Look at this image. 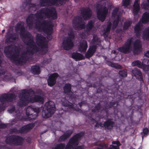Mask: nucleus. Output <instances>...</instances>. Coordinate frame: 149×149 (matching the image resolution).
Returning <instances> with one entry per match:
<instances>
[{
	"mask_svg": "<svg viewBox=\"0 0 149 149\" xmlns=\"http://www.w3.org/2000/svg\"><path fill=\"white\" fill-rule=\"evenodd\" d=\"M95 74L93 73H92L90 74L88 76V81H86L87 86L88 87H93L94 88H97V93H102L103 95H104L107 96H108L107 94H113L114 95L116 94V91H117L118 90V88H119V87L122 85L123 82L122 80H120L118 82L120 84H117L116 85L118 86V87L117 86L116 87L113 88V85L111 87L108 86L107 87H105L102 84V81H100L99 82H97L92 84L91 83V81H94L95 80H97V78L94 76Z\"/></svg>",
	"mask_w": 149,
	"mask_h": 149,
	"instance_id": "obj_1",
	"label": "nucleus"
},
{
	"mask_svg": "<svg viewBox=\"0 0 149 149\" xmlns=\"http://www.w3.org/2000/svg\"><path fill=\"white\" fill-rule=\"evenodd\" d=\"M6 56L10 60L17 61L19 63H25L28 60L26 56L19 57V51L18 47L15 45H10L6 47L4 50Z\"/></svg>",
	"mask_w": 149,
	"mask_h": 149,
	"instance_id": "obj_2",
	"label": "nucleus"
},
{
	"mask_svg": "<svg viewBox=\"0 0 149 149\" xmlns=\"http://www.w3.org/2000/svg\"><path fill=\"white\" fill-rule=\"evenodd\" d=\"M37 18L42 19L45 16L47 18H51L52 19L57 18V13L56 10L53 8H44L37 11L35 15Z\"/></svg>",
	"mask_w": 149,
	"mask_h": 149,
	"instance_id": "obj_3",
	"label": "nucleus"
},
{
	"mask_svg": "<svg viewBox=\"0 0 149 149\" xmlns=\"http://www.w3.org/2000/svg\"><path fill=\"white\" fill-rule=\"evenodd\" d=\"M21 31V37L23 38L28 39L26 42V44L31 49V50H27L26 53L27 54L28 53H30L31 54H33L34 51L36 52H38L39 51V48L34 42L33 38L32 37L30 33L28 31L26 32V33H23V32L24 31V29L22 30Z\"/></svg>",
	"mask_w": 149,
	"mask_h": 149,
	"instance_id": "obj_4",
	"label": "nucleus"
},
{
	"mask_svg": "<svg viewBox=\"0 0 149 149\" xmlns=\"http://www.w3.org/2000/svg\"><path fill=\"white\" fill-rule=\"evenodd\" d=\"M35 27L47 35H51L53 32V24L47 20H43L41 22L38 21V24H36Z\"/></svg>",
	"mask_w": 149,
	"mask_h": 149,
	"instance_id": "obj_5",
	"label": "nucleus"
},
{
	"mask_svg": "<svg viewBox=\"0 0 149 149\" xmlns=\"http://www.w3.org/2000/svg\"><path fill=\"white\" fill-rule=\"evenodd\" d=\"M56 109L54 103L49 101L45 103L42 113V116L47 118L50 117L54 113Z\"/></svg>",
	"mask_w": 149,
	"mask_h": 149,
	"instance_id": "obj_6",
	"label": "nucleus"
},
{
	"mask_svg": "<svg viewBox=\"0 0 149 149\" xmlns=\"http://www.w3.org/2000/svg\"><path fill=\"white\" fill-rule=\"evenodd\" d=\"M24 140V138L20 136L13 135L7 137L5 141L7 144L11 146H22Z\"/></svg>",
	"mask_w": 149,
	"mask_h": 149,
	"instance_id": "obj_7",
	"label": "nucleus"
},
{
	"mask_svg": "<svg viewBox=\"0 0 149 149\" xmlns=\"http://www.w3.org/2000/svg\"><path fill=\"white\" fill-rule=\"evenodd\" d=\"M40 111V108L35 106L28 107L26 111L27 120H31L35 119L38 116Z\"/></svg>",
	"mask_w": 149,
	"mask_h": 149,
	"instance_id": "obj_8",
	"label": "nucleus"
},
{
	"mask_svg": "<svg viewBox=\"0 0 149 149\" xmlns=\"http://www.w3.org/2000/svg\"><path fill=\"white\" fill-rule=\"evenodd\" d=\"M16 97L15 94L13 93H4L0 96V101L2 104H0V111L3 110L5 107L4 104L7 102H12Z\"/></svg>",
	"mask_w": 149,
	"mask_h": 149,
	"instance_id": "obj_9",
	"label": "nucleus"
},
{
	"mask_svg": "<svg viewBox=\"0 0 149 149\" xmlns=\"http://www.w3.org/2000/svg\"><path fill=\"white\" fill-rule=\"evenodd\" d=\"M96 10L97 18L102 22H103L108 13V8L105 6L102 7V5L98 4L96 6Z\"/></svg>",
	"mask_w": 149,
	"mask_h": 149,
	"instance_id": "obj_10",
	"label": "nucleus"
},
{
	"mask_svg": "<svg viewBox=\"0 0 149 149\" xmlns=\"http://www.w3.org/2000/svg\"><path fill=\"white\" fill-rule=\"evenodd\" d=\"M133 38L131 37L127 39L124 44L118 47L117 50L121 53L127 54L130 53L132 48V44L133 43Z\"/></svg>",
	"mask_w": 149,
	"mask_h": 149,
	"instance_id": "obj_11",
	"label": "nucleus"
},
{
	"mask_svg": "<svg viewBox=\"0 0 149 149\" xmlns=\"http://www.w3.org/2000/svg\"><path fill=\"white\" fill-rule=\"evenodd\" d=\"M83 134L81 133H79L74 135L69 140L66 145L65 149H70L73 147L77 146L79 143V140L82 136Z\"/></svg>",
	"mask_w": 149,
	"mask_h": 149,
	"instance_id": "obj_12",
	"label": "nucleus"
},
{
	"mask_svg": "<svg viewBox=\"0 0 149 149\" xmlns=\"http://www.w3.org/2000/svg\"><path fill=\"white\" fill-rule=\"evenodd\" d=\"M36 41L37 45L41 48H47L48 45L46 38L42 35L39 33L37 34Z\"/></svg>",
	"mask_w": 149,
	"mask_h": 149,
	"instance_id": "obj_13",
	"label": "nucleus"
},
{
	"mask_svg": "<svg viewBox=\"0 0 149 149\" xmlns=\"http://www.w3.org/2000/svg\"><path fill=\"white\" fill-rule=\"evenodd\" d=\"M63 0H40V5L42 7L52 6H61Z\"/></svg>",
	"mask_w": 149,
	"mask_h": 149,
	"instance_id": "obj_14",
	"label": "nucleus"
},
{
	"mask_svg": "<svg viewBox=\"0 0 149 149\" xmlns=\"http://www.w3.org/2000/svg\"><path fill=\"white\" fill-rule=\"evenodd\" d=\"M118 102L117 101L113 102H111L109 104H107L103 108V110L105 111L107 115H108L109 112V109L110 108L113 107L114 112H117L118 111Z\"/></svg>",
	"mask_w": 149,
	"mask_h": 149,
	"instance_id": "obj_15",
	"label": "nucleus"
},
{
	"mask_svg": "<svg viewBox=\"0 0 149 149\" xmlns=\"http://www.w3.org/2000/svg\"><path fill=\"white\" fill-rule=\"evenodd\" d=\"M20 101L17 103V105L22 107L27 105L30 102L29 96L25 94H21L19 96Z\"/></svg>",
	"mask_w": 149,
	"mask_h": 149,
	"instance_id": "obj_16",
	"label": "nucleus"
},
{
	"mask_svg": "<svg viewBox=\"0 0 149 149\" xmlns=\"http://www.w3.org/2000/svg\"><path fill=\"white\" fill-rule=\"evenodd\" d=\"M133 53L134 55L139 54L141 52L142 48L141 41L140 39L136 40L133 44Z\"/></svg>",
	"mask_w": 149,
	"mask_h": 149,
	"instance_id": "obj_17",
	"label": "nucleus"
},
{
	"mask_svg": "<svg viewBox=\"0 0 149 149\" xmlns=\"http://www.w3.org/2000/svg\"><path fill=\"white\" fill-rule=\"evenodd\" d=\"M81 15L84 20L89 19L92 15V10L88 7H82L81 10Z\"/></svg>",
	"mask_w": 149,
	"mask_h": 149,
	"instance_id": "obj_18",
	"label": "nucleus"
},
{
	"mask_svg": "<svg viewBox=\"0 0 149 149\" xmlns=\"http://www.w3.org/2000/svg\"><path fill=\"white\" fill-rule=\"evenodd\" d=\"M132 73L136 79L140 81L141 85H142L144 83L142 73L140 70L135 68L132 70Z\"/></svg>",
	"mask_w": 149,
	"mask_h": 149,
	"instance_id": "obj_19",
	"label": "nucleus"
},
{
	"mask_svg": "<svg viewBox=\"0 0 149 149\" xmlns=\"http://www.w3.org/2000/svg\"><path fill=\"white\" fill-rule=\"evenodd\" d=\"M62 47L65 50H69L74 47L73 41L65 38L63 40L62 43Z\"/></svg>",
	"mask_w": 149,
	"mask_h": 149,
	"instance_id": "obj_20",
	"label": "nucleus"
},
{
	"mask_svg": "<svg viewBox=\"0 0 149 149\" xmlns=\"http://www.w3.org/2000/svg\"><path fill=\"white\" fill-rule=\"evenodd\" d=\"M58 76L59 75L57 73H54L51 74L47 80L48 85L50 87H52L54 85Z\"/></svg>",
	"mask_w": 149,
	"mask_h": 149,
	"instance_id": "obj_21",
	"label": "nucleus"
},
{
	"mask_svg": "<svg viewBox=\"0 0 149 149\" xmlns=\"http://www.w3.org/2000/svg\"><path fill=\"white\" fill-rule=\"evenodd\" d=\"M97 47L96 44H93L91 45L87 50V53L85 54V57L87 58H89L91 57L96 52Z\"/></svg>",
	"mask_w": 149,
	"mask_h": 149,
	"instance_id": "obj_22",
	"label": "nucleus"
},
{
	"mask_svg": "<svg viewBox=\"0 0 149 149\" xmlns=\"http://www.w3.org/2000/svg\"><path fill=\"white\" fill-rule=\"evenodd\" d=\"M34 126V125L33 123H29L23 126L19 130V133H26L31 130L33 129Z\"/></svg>",
	"mask_w": 149,
	"mask_h": 149,
	"instance_id": "obj_23",
	"label": "nucleus"
},
{
	"mask_svg": "<svg viewBox=\"0 0 149 149\" xmlns=\"http://www.w3.org/2000/svg\"><path fill=\"white\" fill-rule=\"evenodd\" d=\"M44 101L43 97L38 95H35L33 97L29 98V102L32 103L38 102L40 104H43Z\"/></svg>",
	"mask_w": 149,
	"mask_h": 149,
	"instance_id": "obj_24",
	"label": "nucleus"
},
{
	"mask_svg": "<svg viewBox=\"0 0 149 149\" xmlns=\"http://www.w3.org/2000/svg\"><path fill=\"white\" fill-rule=\"evenodd\" d=\"M61 101L63 106L68 107L69 108L73 109L74 110L79 112H81L82 110L78 107L75 108L73 107V104H70L69 102L65 98H63V100H61Z\"/></svg>",
	"mask_w": 149,
	"mask_h": 149,
	"instance_id": "obj_25",
	"label": "nucleus"
},
{
	"mask_svg": "<svg viewBox=\"0 0 149 149\" xmlns=\"http://www.w3.org/2000/svg\"><path fill=\"white\" fill-rule=\"evenodd\" d=\"M114 122L112 120V119L108 118L106 121L104 122V128L106 130L112 129L114 126Z\"/></svg>",
	"mask_w": 149,
	"mask_h": 149,
	"instance_id": "obj_26",
	"label": "nucleus"
},
{
	"mask_svg": "<svg viewBox=\"0 0 149 149\" xmlns=\"http://www.w3.org/2000/svg\"><path fill=\"white\" fill-rule=\"evenodd\" d=\"M88 47L87 42L86 41L83 40L80 42L79 45L78 49L81 52H85Z\"/></svg>",
	"mask_w": 149,
	"mask_h": 149,
	"instance_id": "obj_27",
	"label": "nucleus"
},
{
	"mask_svg": "<svg viewBox=\"0 0 149 149\" xmlns=\"http://www.w3.org/2000/svg\"><path fill=\"white\" fill-rule=\"evenodd\" d=\"M35 21V18L33 15L32 14H30L27 17L26 19V22L27 26L30 29H32L34 22Z\"/></svg>",
	"mask_w": 149,
	"mask_h": 149,
	"instance_id": "obj_28",
	"label": "nucleus"
},
{
	"mask_svg": "<svg viewBox=\"0 0 149 149\" xmlns=\"http://www.w3.org/2000/svg\"><path fill=\"white\" fill-rule=\"evenodd\" d=\"M140 0H135L133 6V13L134 15H136L140 10Z\"/></svg>",
	"mask_w": 149,
	"mask_h": 149,
	"instance_id": "obj_29",
	"label": "nucleus"
},
{
	"mask_svg": "<svg viewBox=\"0 0 149 149\" xmlns=\"http://www.w3.org/2000/svg\"><path fill=\"white\" fill-rule=\"evenodd\" d=\"M73 132V130H71L67 131L65 133L60 137L59 140L62 141H65L71 135Z\"/></svg>",
	"mask_w": 149,
	"mask_h": 149,
	"instance_id": "obj_30",
	"label": "nucleus"
},
{
	"mask_svg": "<svg viewBox=\"0 0 149 149\" xmlns=\"http://www.w3.org/2000/svg\"><path fill=\"white\" fill-rule=\"evenodd\" d=\"M71 57L76 61H80L85 59L84 57L82 54L77 52L72 53Z\"/></svg>",
	"mask_w": 149,
	"mask_h": 149,
	"instance_id": "obj_31",
	"label": "nucleus"
},
{
	"mask_svg": "<svg viewBox=\"0 0 149 149\" xmlns=\"http://www.w3.org/2000/svg\"><path fill=\"white\" fill-rule=\"evenodd\" d=\"M142 24L138 22L134 27V32L137 37H140L141 36V31L142 30Z\"/></svg>",
	"mask_w": 149,
	"mask_h": 149,
	"instance_id": "obj_32",
	"label": "nucleus"
},
{
	"mask_svg": "<svg viewBox=\"0 0 149 149\" xmlns=\"http://www.w3.org/2000/svg\"><path fill=\"white\" fill-rule=\"evenodd\" d=\"M132 65L133 66H136L140 68L145 69L147 65L141 63L139 60L135 61L132 63Z\"/></svg>",
	"mask_w": 149,
	"mask_h": 149,
	"instance_id": "obj_33",
	"label": "nucleus"
},
{
	"mask_svg": "<svg viewBox=\"0 0 149 149\" xmlns=\"http://www.w3.org/2000/svg\"><path fill=\"white\" fill-rule=\"evenodd\" d=\"M31 71L34 74H39L40 72V69L38 65H33L31 68Z\"/></svg>",
	"mask_w": 149,
	"mask_h": 149,
	"instance_id": "obj_34",
	"label": "nucleus"
},
{
	"mask_svg": "<svg viewBox=\"0 0 149 149\" xmlns=\"http://www.w3.org/2000/svg\"><path fill=\"white\" fill-rule=\"evenodd\" d=\"M63 89L64 93L66 95H68L72 92L71 85L70 83H68L65 84Z\"/></svg>",
	"mask_w": 149,
	"mask_h": 149,
	"instance_id": "obj_35",
	"label": "nucleus"
},
{
	"mask_svg": "<svg viewBox=\"0 0 149 149\" xmlns=\"http://www.w3.org/2000/svg\"><path fill=\"white\" fill-rule=\"evenodd\" d=\"M112 24L110 22H107V27L106 29L103 30V35L104 37H107L110 32V30Z\"/></svg>",
	"mask_w": 149,
	"mask_h": 149,
	"instance_id": "obj_36",
	"label": "nucleus"
},
{
	"mask_svg": "<svg viewBox=\"0 0 149 149\" xmlns=\"http://www.w3.org/2000/svg\"><path fill=\"white\" fill-rule=\"evenodd\" d=\"M142 23L144 24H146L149 22V13L145 12L142 15L141 18Z\"/></svg>",
	"mask_w": 149,
	"mask_h": 149,
	"instance_id": "obj_37",
	"label": "nucleus"
},
{
	"mask_svg": "<svg viewBox=\"0 0 149 149\" xmlns=\"http://www.w3.org/2000/svg\"><path fill=\"white\" fill-rule=\"evenodd\" d=\"M142 38L144 40H149V27L146 28L143 31Z\"/></svg>",
	"mask_w": 149,
	"mask_h": 149,
	"instance_id": "obj_38",
	"label": "nucleus"
},
{
	"mask_svg": "<svg viewBox=\"0 0 149 149\" xmlns=\"http://www.w3.org/2000/svg\"><path fill=\"white\" fill-rule=\"evenodd\" d=\"M94 22L92 20L89 21L86 27V31L87 33L90 32L94 27Z\"/></svg>",
	"mask_w": 149,
	"mask_h": 149,
	"instance_id": "obj_39",
	"label": "nucleus"
},
{
	"mask_svg": "<svg viewBox=\"0 0 149 149\" xmlns=\"http://www.w3.org/2000/svg\"><path fill=\"white\" fill-rule=\"evenodd\" d=\"M77 24L79 25V26L77 25L73 26L74 29L76 30H78L79 28H80L81 29H84L86 27L84 22H82L81 20L79 22H77Z\"/></svg>",
	"mask_w": 149,
	"mask_h": 149,
	"instance_id": "obj_40",
	"label": "nucleus"
},
{
	"mask_svg": "<svg viewBox=\"0 0 149 149\" xmlns=\"http://www.w3.org/2000/svg\"><path fill=\"white\" fill-rule=\"evenodd\" d=\"M101 108V104L100 102L98 103L95 106L94 108L91 109V111L93 113L98 112Z\"/></svg>",
	"mask_w": 149,
	"mask_h": 149,
	"instance_id": "obj_41",
	"label": "nucleus"
},
{
	"mask_svg": "<svg viewBox=\"0 0 149 149\" xmlns=\"http://www.w3.org/2000/svg\"><path fill=\"white\" fill-rule=\"evenodd\" d=\"M8 112L10 113H12L14 112H15L17 114H15V115H17L19 113V110H15V105H12L8 110Z\"/></svg>",
	"mask_w": 149,
	"mask_h": 149,
	"instance_id": "obj_42",
	"label": "nucleus"
},
{
	"mask_svg": "<svg viewBox=\"0 0 149 149\" xmlns=\"http://www.w3.org/2000/svg\"><path fill=\"white\" fill-rule=\"evenodd\" d=\"M68 36L65 38L71 40H72L73 41V40L74 39L75 37L73 31H70V32L68 33Z\"/></svg>",
	"mask_w": 149,
	"mask_h": 149,
	"instance_id": "obj_43",
	"label": "nucleus"
},
{
	"mask_svg": "<svg viewBox=\"0 0 149 149\" xmlns=\"http://www.w3.org/2000/svg\"><path fill=\"white\" fill-rule=\"evenodd\" d=\"M17 26L16 27H15V31H17L18 30H20V35L21 36V30H23V29H24V32H23V33H26L25 30V29L24 27L23 26H21V24H17Z\"/></svg>",
	"mask_w": 149,
	"mask_h": 149,
	"instance_id": "obj_44",
	"label": "nucleus"
},
{
	"mask_svg": "<svg viewBox=\"0 0 149 149\" xmlns=\"http://www.w3.org/2000/svg\"><path fill=\"white\" fill-rule=\"evenodd\" d=\"M119 74L121 77H125L127 76V71L126 69L120 70L119 72Z\"/></svg>",
	"mask_w": 149,
	"mask_h": 149,
	"instance_id": "obj_45",
	"label": "nucleus"
},
{
	"mask_svg": "<svg viewBox=\"0 0 149 149\" xmlns=\"http://www.w3.org/2000/svg\"><path fill=\"white\" fill-rule=\"evenodd\" d=\"M147 2L144 1L141 3V6L143 9H146L149 8V0H147Z\"/></svg>",
	"mask_w": 149,
	"mask_h": 149,
	"instance_id": "obj_46",
	"label": "nucleus"
},
{
	"mask_svg": "<svg viewBox=\"0 0 149 149\" xmlns=\"http://www.w3.org/2000/svg\"><path fill=\"white\" fill-rule=\"evenodd\" d=\"M132 22L130 21H129L125 22L123 26V29L125 30H127L130 26Z\"/></svg>",
	"mask_w": 149,
	"mask_h": 149,
	"instance_id": "obj_47",
	"label": "nucleus"
},
{
	"mask_svg": "<svg viewBox=\"0 0 149 149\" xmlns=\"http://www.w3.org/2000/svg\"><path fill=\"white\" fill-rule=\"evenodd\" d=\"M8 36L11 39L16 40L17 38H18V36L15 33L13 34L11 33L8 35Z\"/></svg>",
	"mask_w": 149,
	"mask_h": 149,
	"instance_id": "obj_48",
	"label": "nucleus"
},
{
	"mask_svg": "<svg viewBox=\"0 0 149 149\" xmlns=\"http://www.w3.org/2000/svg\"><path fill=\"white\" fill-rule=\"evenodd\" d=\"M33 92V90L31 89H30L28 90L24 89L23 90L22 94H30L31 93Z\"/></svg>",
	"mask_w": 149,
	"mask_h": 149,
	"instance_id": "obj_49",
	"label": "nucleus"
},
{
	"mask_svg": "<svg viewBox=\"0 0 149 149\" xmlns=\"http://www.w3.org/2000/svg\"><path fill=\"white\" fill-rule=\"evenodd\" d=\"M99 39L97 35H94L93 36V38L92 40V43L93 44L99 41Z\"/></svg>",
	"mask_w": 149,
	"mask_h": 149,
	"instance_id": "obj_50",
	"label": "nucleus"
},
{
	"mask_svg": "<svg viewBox=\"0 0 149 149\" xmlns=\"http://www.w3.org/2000/svg\"><path fill=\"white\" fill-rule=\"evenodd\" d=\"M91 120L94 121L96 123L95 124V129H97L99 128L100 127L99 125V122L92 118L91 117Z\"/></svg>",
	"mask_w": 149,
	"mask_h": 149,
	"instance_id": "obj_51",
	"label": "nucleus"
},
{
	"mask_svg": "<svg viewBox=\"0 0 149 149\" xmlns=\"http://www.w3.org/2000/svg\"><path fill=\"white\" fill-rule=\"evenodd\" d=\"M72 93H69L68 95V96L69 97V98L71 100L74 99V100L76 98L75 95L72 92H71Z\"/></svg>",
	"mask_w": 149,
	"mask_h": 149,
	"instance_id": "obj_52",
	"label": "nucleus"
},
{
	"mask_svg": "<svg viewBox=\"0 0 149 149\" xmlns=\"http://www.w3.org/2000/svg\"><path fill=\"white\" fill-rule=\"evenodd\" d=\"M118 11V8H115L113 10L112 12V15L114 17H115Z\"/></svg>",
	"mask_w": 149,
	"mask_h": 149,
	"instance_id": "obj_53",
	"label": "nucleus"
},
{
	"mask_svg": "<svg viewBox=\"0 0 149 149\" xmlns=\"http://www.w3.org/2000/svg\"><path fill=\"white\" fill-rule=\"evenodd\" d=\"M130 3V0H123V5L127 6L129 5Z\"/></svg>",
	"mask_w": 149,
	"mask_h": 149,
	"instance_id": "obj_54",
	"label": "nucleus"
},
{
	"mask_svg": "<svg viewBox=\"0 0 149 149\" xmlns=\"http://www.w3.org/2000/svg\"><path fill=\"white\" fill-rule=\"evenodd\" d=\"M19 130H17L16 128H13L10 130V132L11 133L15 134H19Z\"/></svg>",
	"mask_w": 149,
	"mask_h": 149,
	"instance_id": "obj_55",
	"label": "nucleus"
},
{
	"mask_svg": "<svg viewBox=\"0 0 149 149\" xmlns=\"http://www.w3.org/2000/svg\"><path fill=\"white\" fill-rule=\"evenodd\" d=\"M119 23V20H117L116 21H113V22L112 28H116L117 26L118 25V24Z\"/></svg>",
	"mask_w": 149,
	"mask_h": 149,
	"instance_id": "obj_56",
	"label": "nucleus"
},
{
	"mask_svg": "<svg viewBox=\"0 0 149 149\" xmlns=\"http://www.w3.org/2000/svg\"><path fill=\"white\" fill-rule=\"evenodd\" d=\"M143 133L144 135H147L149 133V130L147 128H145L143 129Z\"/></svg>",
	"mask_w": 149,
	"mask_h": 149,
	"instance_id": "obj_57",
	"label": "nucleus"
},
{
	"mask_svg": "<svg viewBox=\"0 0 149 149\" xmlns=\"http://www.w3.org/2000/svg\"><path fill=\"white\" fill-rule=\"evenodd\" d=\"M106 63L108 65L111 66L112 67H113L114 63L111 62L110 61H106Z\"/></svg>",
	"mask_w": 149,
	"mask_h": 149,
	"instance_id": "obj_58",
	"label": "nucleus"
},
{
	"mask_svg": "<svg viewBox=\"0 0 149 149\" xmlns=\"http://www.w3.org/2000/svg\"><path fill=\"white\" fill-rule=\"evenodd\" d=\"M112 144L114 145H116V146H120L121 145L120 141H113L112 142Z\"/></svg>",
	"mask_w": 149,
	"mask_h": 149,
	"instance_id": "obj_59",
	"label": "nucleus"
},
{
	"mask_svg": "<svg viewBox=\"0 0 149 149\" xmlns=\"http://www.w3.org/2000/svg\"><path fill=\"white\" fill-rule=\"evenodd\" d=\"M63 143H60L57 144L54 148H52L51 149H59L60 147L63 145Z\"/></svg>",
	"mask_w": 149,
	"mask_h": 149,
	"instance_id": "obj_60",
	"label": "nucleus"
},
{
	"mask_svg": "<svg viewBox=\"0 0 149 149\" xmlns=\"http://www.w3.org/2000/svg\"><path fill=\"white\" fill-rule=\"evenodd\" d=\"M111 147V148H110V149H120L119 146H114L113 145H110Z\"/></svg>",
	"mask_w": 149,
	"mask_h": 149,
	"instance_id": "obj_61",
	"label": "nucleus"
},
{
	"mask_svg": "<svg viewBox=\"0 0 149 149\" xmlns=\"http://www.w3.org/2000/svg\"><path fill=\"white\" fill-rule=\"evenodd\" d=\"M78 104L79 105L80 107H81L83 105H85L86 104V102L84 101H82L81 102L79 103Z\"/></svg>",
	"mask_w": 149,
	"mask_h": 149,
	"instance_id": "obj_62",
	"label": "nucleus"
},
{
	"mask_svg": "<svg viewBox=\"0 0 149 149\" xmlns=\"http://www.w3.org/2000/svg\"><path fill=\"white\" fill-rule=\"evenodd\" d=\"M113 67L115 68L116 69H120L121 68V66L120 65L116 64L114 63Z\"/></svg>",
	"mask_w": 149,
	"mask_h": 149,
	"instance_id": "obj_63",
	"label": "nucleus"
},
{
	"mask_svg": "<svg viewBox=\"0 0 149 149\" xmlns=\"http://www.w3.org/2000/svg\"><path fill=\"white\" fill-rule=\"evenodd\" d=\"M7 125L4 124H0V129H4L6 128Z\"/></svg>",
	"mask_w": 149,
	"mask_h": 149,
	"instance_id": "obj_64",
	"label": "nucleus"
}]
</instances>
